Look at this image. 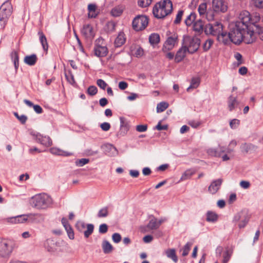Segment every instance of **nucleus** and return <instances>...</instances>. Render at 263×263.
Listing matches in <instances>:
<instances>
[{"mask_svg": "<svg viewBox=\"0 0 263 263\" xmlns=\"http://www.w3.org/2000/svg\"><path fill=\"white\" fill-rule=\"evenodd\" d=\"M38 34L40 37V41L42 45L44 50L47 51L48 48V43L46 37L42 31H39Z\"/></svg>", "mask_w": 263, "mask_h": 263, "instance_id": "cd10ccee", "label": "nucleus"}, {"mask_svg": "<svg viewBox=\"0 0 263 263\" xmlns=\"http://www.w3.org/2000/svg\"><path fill=\"white\" fill-rule=\"evenodd\" d=\"M173 4L171 0H162L157 3L153 7V13L155 17L163 18L172 13Z\"/></svg>", "mask_w": 263, "mask_h": 263, "instance_id": "f03ea898", "label": "nucleus"}, {"mask_svg": "<svg viewBox=\"0 0 263 263\" xmlns=\"http://www.w3.org/2000/svg\"><path fill=\"white\" fill-rule=\"evenodd\" d=\"M187 50L182 45V47L178 50L175 57L176 62L179 63L181 62L185 58L186 53Z\"/></svg>", "mask_w": 263, "mask_h": 263, "instance_id": "4be33fe9", "label": "nucleus"}, {"mask_svg": "<svg viewBox=\"0 0 263 263\" xmlns=\"http://www.w3.org/2000/svg\"><path fill=\"white\" fill-rule=\"evenodd\" d=\"M65 230L67 231L69 238L70 239H73L74 237V233L71 226H67V227L66 228Z\"/></svg>", "mask_w": 263, "mask_h": 263, "instance_id": "052dcab7", "label": "nucleus"}, {"mask_svg": "<svg viewBox=\"0 0 263 263\" xmlns=\"http://www.w3.org/2000/svg\"><path fill=\"white\" fill-rule=\"evenodd\" d=\"M93 51L95 54L98 57H104L107 54L108 49L102 37H99L96 40Z\"/></svg>", "mask_w": 263, "mask_h": 263, "instance_id": "6e6552de", "label": "nucleus"}, {"mask_svg": "<svg viewBox=\"0 0 263 263\" xmlns=\"http://www.w3.org/2000/svg\"><path fill=\"white\" fill-rule=\"evenodd\" d=\"M223 25L220 22H214L213 23H209L205 26L204 32L206 34L216 36L217 40L219 42H221L219 37L226 33V32L223 31Z\"/></svg>", "mask_w": 263, "mask_h": 263, "instance_id": "20e7f679", "label": "nucleus"}, {"mask_svg": "<svg viewBox=\"0 0 263 263\" xmlns=\"http://www.w3.org/2000/svg\"><path fill=\"white\" fill-rule=\"evenodd\" d=\"M89 161V160L88 159L82 158L77 160L75 163L76 165L78 166H83V165L87 164Z\"/></svg>", "mask_w": 263, "mask_h": 263, "instance_id": "de8ad7c7", "label": "nucleus"}, {"mask_svg": "<svg viewBox=\"0 0 263 263\" xmlns=\"http://www.w3.org/2000/svg\"><path fill=\"white\" fill-rule=\"evenodd\" d=\"M193 174L194 172H193L192 171L186 170L182 174L180 178V180L183 181L190 178L193 175Z\"/></svg>", "mask_w": 263, "mask_h": 263, "instance_id": "79ce46f5", "label": "nucleus"}, {"mask_svg": "<svg viewBox=\"0 0 263 263\" xmlns=\"http://www.w3.org/2000/svg\"><path fill=\"white\" fill-rule=\"evenodd\" d=\"M81 33L86 39L90 40H92L95 35L93 27L89 24L83 26Z\"/></svg>", "mask_w": 263, "mask_h": 263, "instance_id": "4468645a", "label": "nucleus"}, {"mask_svg": "<svg viewBox=\"0 0 263 263\" xmlns=\"http://www.w3.org/2000/svg\"><path fill=\"white\" fill-rule=\"evenodd\" d=\"M240 124V121L238 119H234L232 120L230 122V126L232 128H236Z\"/></svg>", "mask_w": 263, "mask_h": 263, "instance_id": "4d7b16f0", "label": "nucleus"}, {"mask_svg": "<svg viewBox=\"0 0 263 263\" xmlns=\"http://www.w3.org/2000/svg\"><path fill=\"white\" fill-rule=\"evenodd\" d=\"M159 228L157 223V218L153 217L145 226L141 228V231L144 233L149 232L156 230Z\"/></svg>", "mask_w": 263, "mask_h": 263, "instance_id": "2eb2a0df", "label": "nucleus"}, {"mask_svg": "<svg viewBox=\"0 0 263 263\" xmlns=\"http://www.w3.org/2000/svg\"><path fill=\"white\" fill-rule=\"evenodd\" d=\"M24 102L29 107H33L34 110L37 113V114H41L43 112V109L39 105H34L33 103H32L30 101L25 99L24 100Z\"/></svg>", "mask_w": 263, "mask_h": 263, "instance_id": "bb28decb", "label": "nucleus"}, {"mask_svg": "<svg viewBox=\"0 0 263 263\" xmlns=\"http://www.w3.org/2000/svg\"><path fill=\"white\" fill-rule=\"evenodd\" d=\"M97 88L93 85L90 86L87 90V93L90 96H94L97 93Z\"/></svg>", "mask_w": 263, "mask_h": 263, "instance_id": "8fccbe9b", "label": "nucleus"}, {"mask_svg": "<svg viewBox=\"0 0 263 263\" xmlns=\"http://www.w3.org/2000/svg\"><path fill=\"white\" fill-rule=\"evenodd\" d=\"M97 84L100 88L103 90L105 89L107 85V83L102 79H98L97 81Z\"/></svg>", "mask_w": 263, "mask_h": 263, "instance_id": "5fc2aeb1", "label": "nucleus"}, {"mask_svg": "<svg viewBox=\"0 0 263 263\" xmlns=\"http://www.w3.org/2000/svg\"><path fill=\"white\" fill-rule=\"evenodd\" d=\"M196 17V14L194 12H192L190 15H189L186 19L185 20V24L186 26H190L193 23L195 22V19Z\"/></svg>", "mask_w": 263, "mask_h": 263, "instance_id": "f704fd0d", "label": "nucleus"}, {"mask_svg": "<svg viewBox=\"0 0 263 263\" xmlns=\"http://www.w3.org/2000/svg\"><path fill=\"white\" fill-rule=\"evenodd\" d=\"M192 244L190 242H187L185 244L184 247L182 248V255L183 256H186L188 255L189 251L191 249Z\"/></svg>", "mask_w": 263, "mask_h": 263, "instance_id": "37998d69", "label": "nucleus"}, {"mask_svg": "<svg viewBox=\"0 0 263 263\" xmlns=\"http://www.w3.org/2000/svg\"><path fill=\"white\" fill-rule=\"evenodd\" d=\"M37 60V58L36 54H32L30 55H27L24 58V61L25 63L29 65L33 66L34 65Z\"/></svg>", "mask_w": 263, "mask_h": 263, "instance_id": "b1692460", "label": "nucleus"}, {"mask_svg": "<svg viewBox=\"0 0 263 263\" xmlns=\"http://www.w3.org/2000/svg\"><path fill=\"white\" fill-rule=\"evenodd\" d=\"M233 152V149L231 148L230 147L225 148L223 146H219L217 148H211L209 149L208 151V153L209 155L217 157H220L221 154L224 153H231Z\"/></svg>", "mask_w": 263, "mask_h": 263, "instance_id": "ddd939ff", "label": "nucleus"}, {"mask_svg": "<svg viewBox=\"0 0 263 263\" xmlns=\"http://www.w3.org/2000/svg\"><path fill=\"white\" fill-rule=\"evenodd\" d=\"M108 231V226L105 223L101 224L99 226V232L101 234H105Z\"/></svg>", "mask_w": 263, "mask_h": 263, "instance_id": "13d9d810", "label": "nucleus"}, {"mask_svg": "<svg viewBox=\"0 0 263 263\" xmlns=\"http://www.w3.org/2000/svg\"><path fill=\"white\" fill-rule=\"evenodd\" d=\"M126 41V39L125 37V34L123 32H120L119 33L118 35L116 37L115 41V45L117 47H121L123 45Z\"/></svg>", "mask_w": 263, "mask_h": 263, "instance_id": "5701e85b", "label": "nucleus"}, {"mask_svg": "<svg viewBox=\"0 0 263 263\" xmlns=\"http://www.w3.org/2000/svg\"><path fill=\"white\" fill-rule=\"evenodd\" d=\"M204 24L202 21L199 20L193 24V30L196 32L201 33L203 31Z\"/></svg>", "mask_w": 263, "mask_h": 263, "instance_id": "393cba45", "label": "nucleus"}, {"mask_svg": "<svg viewBox=\"0 0 263 263\" xmlns=\"http://www.w3.org/2000/svg\"><path fill=\"white\" fill-rule=\"evenodd\" d=\"M123 12V9L122 6H117L112 8L111 10L110 13L111 15L114 17H118L120 16Z\"/></svg>", "mask_w": 263, "mask_h": 263, "instance_id": "473e14b6", "label": "nucleus"}, {"mask_svg": "<svg viewBox=\"0 0 263 263\" xmlns=\"http://www.w3.org/2000/svg\"><path fill=\"white\" fill-rule=\"evenodd\" d=\"M35 214H29L28 215H19L13 217L9 218L8 219V221L9 222H11L12 223H24L27 221L28 218H31L33 216H35Z\"/></svg>", "mask_w": 263, "mask_h": 263, "instance_id": "dca6fc26", "label": "nucleus"}, {"mask_svg": "<svg viewBox=\"0 0 263 263\" xmlns=\"http://www.w3.org/2000/svg\"><path fill=\"white\" fill-rule=\"evenodd\" d=\"M65 77L67 80L71 84H73L75 83L74 77L70 72L65 73Z\"/></svg>", "mask_w": 263, "mask_h": 263, "instance_id": "864d4df0", "label": "nucleus"}, {"mask_svg": "<svg viewBox=\"0 0 263 263\" xmlns=\"http://www.w3.org/2000/svg\"><path fill=\"white\" fill-rule=\"evenodd\" d=\"M152 3V0H138V5L141 7H146Z\"/></svg>", "mask_w": 263, "mask_h": 263, "instance_id": "603ef678", "label": "nucleus"}, {"mask_svg": "<svg viewBox=\"0 0 263 263\" xmlns=\"http://www.w3.org/2000/svg\"><path fill=\"white\" fill-rule=\"evenodd\" d=\"M112 239L115 243H119L121 240V236L120 234L115 233L112 235Z\"/></svg>", "mask_w": 263, "mask_h": 263, "instance_id": "bf43d9fd", "label": "nucleus"}, {"mask_svg": "<svg viewBox=\"0 0 263 263\" xmlns=\"http://www.w3.org/2000/svg\"><path fill=\"white\" fill-rule=\"evenodd\" d=\"M168 107V104L166 102H162L157 104V111L158 112L164 111Z\"/></svg>", "mask_w": 263, "mask_h": 263, "instance_id": "ea45409f", "label": "nucleus"}, {"mask_svg": "<svg viewBox=\"0 0 263 263\" xmlns=\"http://www.w3.org/2000/svg\"><path fill=\"white\" fill-rule=\"evenodd\" d=\"M14 247L15 243L13 241L0 238V256L1 257H9L12 253Z\"/></svg>", "mask_w": 263, "mask_h": 263, "instance_id": "0eeeda50", "label": "nucleus"}, {"mask_svg": "<svg viewBox=\"0 0 263 263\" xmlns=\"http://www.w3.org/2000/svg\"><path fill=\"white\" fill-rule=\"evenodd\" d=\"M251 20V16L249 11L245 10L240 12L239 15V21H237L236 24H239L240 26L249 30V24Z\"/></svg>", "mask_w": 263, "mask_h": 263, "instance_id": "9d476101", "label": "nucleus"}, {"mask_svg": "<svg viewBox=\"0 0 263 263\" xmlns=\"http://www.w3.org/2000/svg\"><path fill=\"white\" fill-rule=\"evenodd\" d=\"M128 130L129 126L128 124L126 125H120V129L118 134L120 136H123L126 134Z\"/></svg>", "mask_w": 263, "mask_h": 263, "instance_id": "09e8293b", "label": "nucleus"}, {"mask_svg": "<svg viewBox=\"0 0 263 263\" xmlns=\"http://www.w3.org/2000/svg\"><path fill=\"white\" fill-rule=\"evenodd\" d=\"M178 36L174 34L172 36L168 37L166 41L163 44L162 50L163 52H166L172 49L175 47V45L177 43Z\"/></svg>", "mask_w": 263, "mask_h": 263, "instance_id": "f8f14e48", "label": "nucleus"}, {"mask_svg": "<svg viewBox=\"0 0 263 263\" xmlns=\"http://www.w3.org/2000/svg\"><path fill=\"white\" fill-rule=\"evenodd\" d=\"M148 39L149 43L152 46H154L160 42V36L158 33L151 34Z\"/></svg>", "mask_w": 263, "mask_h": 263, "instance_id": "2f4dec72", "label": "nucleus"}, {"mask_svg": "<svg viewBox=\"0 0 263 263\" xmlns=\"http://www.w3.org/2000/svg\"><path fill=\"white\" fill-rule=\"evenodd\" d=\"M148 23V18L145 15H138L135 17L132 22L133 29L136 31L144 29Z\"/></svg>", "mask_w": 263, "mask_h": 263, "instance_id": "1a4fd4ad", "label": "nucleus"}, {"mask_svg": "<svg viewBox=\"0 0 263 263\" xmlns=\"http://www.w3.org/2000/svg\"><path fill=\"white\" fill-rule=\"evenodd\" d=\"M183 13L184 11L182 10H180L178 11L176 15V18L174 22V24H178L180 23Z\"/></svg>", "mask_w": 263, "mask_h": 263, "instance_id": "3c124183", "label": "nucleus"}, {"mask_svg": "<svg viewBox=\"0 0 263 263\" xmlns=\"http://www.w3.org/2000/svg\"><path fill=\"white\" fill-rule=\"evenodd\" d=\"M109 214L108 208L106 206L101 209L97 214V216L99 218L106 217Z\"/></svg>", "mask_w": 263, "mask_h": 263, "instance_id": "4c0bfd02", "label": "nucleus"}, {"mask_svg": "<svg viewBox=\"0 0 263 263\" xmlns=\"http://www.w3.org/2000/svg\"><path fill=\"white\" fill-rule=\"evenodd\" d=\"M259 20L260 16L259 15L256 14L253 16H251V20H250L249 24H255V23L259 22Z\"/></svg>", "mask_w": 263, "mask_h": 263, "instance_id": "774afa93", "label": "nucleus"}, {"mask_svg": "<svg viewBox=\"0 0 263 263\" xmlns=\"http://www.w3.org/2000/svg\"><path fill=\"white\" fill-rule=\"evenodd\" d=\"M50 152L55 155L61 156H69L72 155V153L65 151L57 147H52L49 149Z\"/></svg>", "mask_w": 263, "mask_h": 263, "instance_id": "412c9836", "label": "nucleus"}, {"mask_svg": "<svg viewBox=\"0 0 263 263\" xmlns=\"http://www.w3.org/2000/svg\"><path fill=\"white\" fill-rule=\"evenodd\" d=\"M239 105V102L236 97L232 95L229 96L228 99V106L230 111L234 110Z\"/></svg>", "mask_w": 263, "mask_h": 263, "instance_id": "aec40b11", "label": "nucleus"}, {"mask_svg": "<svg viewBox=\"0 0 263 263\" xmlns=\"http://www.w3.org/2000/svg\"><path fill=\"white\" fill-rule=\"evenodd\" d=\"M200 84V80L198 78H193L192 79L191 85L187 88V91H190L191 89L197 88Z\"/></svg>", "mask_w": 263, "mask_h": 263, "instance_id": "c9c22d12", "label": "nucleus"}, {"mask_svg": "<svg viewBox=\"0 0 263 263\" xmlns=\"http://www.w3.org/2000/svg\"><path fill=\"white\" fill-rule=\"evenodd\" d=\"M11 60L13 61L15 70L17 71L19 66V57L18 52L16 51H12L11 53Z\"/></svg>", "mask_w": 263, "mask_h": 263, "instance_id": "7c9ffc66", "label": "nucleus"}, {"mask_svg": "<svg viewBox=\"0 0 263 263\" xmlns=\"http://www.w3.org/2000/svg\"><path fill=\"white\" fill-rule=\"evenodd\" d=\"M12 12L11 4L9 1H7L2 5L0 8V26L2 29L5 27Z\"/></svg>", "mask_w": 263, "mask_h": 263, "instance_id": "39448f33", "label": "nucleus"}, {"mask_svg": "<svg viewBox=\"0 0 263 263\" xmlns=\"http://www.w3.org/2000/svg\"><path fill=\"white\" fill-rule=\"evenodd\" d=\"M86 227L87 230L84 231V234L85 238H88L92 233L94 226L92 224H87Z\"/></svg>", "mask_w": 263, "mask_h": 263, "instance_id": "58836bf2", "label": "nucleus"}, {"mask_svg": "<svg viewBox=\"0 0 263 263\" xmlns=\"http://www.w3.org/2000/svg\"><path fill=\"white\" fill-rule=\"evenodd\" d=\"M147 129V125H138L136 126V130L139 132H145Z\"/></svg>", "mask_w": 263, "mask_h": 263, "instance_id": "69168bd1", "label": "nucleus"}, {"mask_svg": "<svg viewBox=\"0 0 263 263\" xmlns=\"http://www.w3.org/2000/svg\"><path fill=\"white\" fill-rule=\"evenodd\" d=\"M116 23L114 21H109L107 22L104 27L105 31L108 33H111L116 30Z\"/></svg>", "mask_w": 263, "mask_h": 263, "instance_id": "c85d7f7f", "label": "nucleus"}, {"mask_svg": "<svg viewBox=\"0 0 263 263\" xmlns=\"http://www.w3.org/2000/svg\"><path fill=\"white\" fill-rule=\"evenodd\" d=\"M33 136L36 141L46 147H48L52 144V140L48 136H43V135L37 133L33 134Z\"/></svg>", "mask_w": 263, "mask_h": 263, "instance_id": "a211bd4d", "label": "nucleus"}, {"mask_svg": "<svg viewBox=\"0 0 263 263\" xmlns=\"http://www.w3.org/2000/svg\"><path fill=\"white\" fill-rule=\"evenodd\" d=\"M212 8L215 12H224L227 10V6L223 0H212Z\"/></svg>", "mask_w": 263, "mask_h": 263, "instance_id": "f3484780", "label": "nucleus"}, {"mask_svg": "<svg viewBox=\"0 0 263 263\" xmlns=\"http://www.w3.org/2000/svg\"><path fill=\"white\" fill-rule=\"evenodd\" d=\"M213 44V40L212 39L207 40L203 45V49L204 51H208Z\"/></svg>", "mask_w": 263, "mask_h": 263, "instance_id": "c03bdc74", "label": "nucleus"}, {"mask_svg": "<svg viewBox=\"0 0 263 263\" xmlns=\"http://www.w3.org/2000/svg\"><path fill=\"white\" fill-rule=\"evenodd\" d=\"M52 203L51 198L45 193L38 194L32 196L29 200L30 205L37 209H46Z\"/></svg>", "mask_w": 263, "mask_h": 263, "instance_id": "7ed1b4c3", "label": "nucleus"}, {"mask_svg": "<svg viewBox=\"0 0 263 263\" xmlns=\"http://www.w3.org/2000/svg\"><path fill=\"white\" fill-rule=\"evenodd\" d=\"M221 43L228 44L230 42L235 45H239L242 41L246 44H251L255 41L253 31H249L240 26L239 24H235V26L230 29L228 33L226 32L219 37Z\"/></svg>", "mask_w": 263, "mask_h": 263, "instance_id": "f257e3e1", "label": "nucleus"}, {"mask_svg": "<svg viewBox=\"0 0 263 263\" xmlns=\"http://www.w3.org/2000/svg\"><path fill=\"white\" fill-rule=\"evenodd\" d=\"M232 252L230 251V250H226L223 254V263H227L229 260H230L231 256L232 255Z\"/></svg>", "mask_w": 263, "mask_h": 263, "instance_id": "49530a36", "label": "nucleus"}, {"mask_svg": "<svg viewBox=\"0 0 263 263\" xmlns=\"http://www.w3.org/2000/svg\"><path fill=\"white\" fill-rule=\"evenodd\" d=\"M254 6L259 9H263V0H252Z\"/></svg>", "mask_w": 263, "mask_h": 263, "instance_id": "6e6d98bb", "label": "nucleus"}, {"mask_svg": "<svg viewBox=\"0 0 263 263\" xmlns=\"http://www.w3.org/2000/svg\"><path fill=\"white\" fill-rule=\"evenodd\" d=\"M143 53L144 51L143 49L141 47H139L136 49L134 54L136 57H141L143 55Z\"/></svg>", "mask_w": 263, "mask_h": 263, "instance_id": "338daca9", "label": "nucleus"}, {"mask_svg": "<svg viewBox=\"0 0 263 263\" xmlns=\"http://www.w3.org/2000/svg\"><path fill=\"white\" fill-rule=\"evenodd\" d=\"M161 121H159L158 123V124L155 126L154 129H157L158 130H167L168 128V125H161Z\"/></svg>", "mask_w": 263, "mask_h": 263, "instance_id": "680f3d73", "label": "nucleus"}, {"mask_svg": "<svg viewBox=\"0 0 263 263\" xmlns=\"http://www.w3.org/2000/svg\"><path fill=\"white\" fill-rule=\"evenodd\" d=\"M200 45V40L197 37L184 36L182 45L190 53L193 54L196 52Z\"/></svg>", "mask_w": 263, "mask_h": 263, "instance_id": "423d86ee", "label": "nucleus"}, {"mask_svg": "<svg viewBox=\"0 0 263 263\" xmlns=\"http://www.w3.org/2000/svg\"><path fill=\"white\" fill-rule=\"evenodd\" d=\"M14 116L20 121V122L23 124H24L26 121L27 120V117L24 115H22L20 116L18 113L17 112H14Z\"/></svg>", "mask_w": 263, "mask_h": 263, "instance_id": "a18cd8bd", "label": "nucleus"}, {"mask_svg": "<svg viewBox=\"0 0 263 263\" xmlns=\"http://www.w3.org/2000/svg\"><path fill=\"white\" fill-rule=\"evenodd\" d=\"M255 146L252 144L245 143L241 145V149L242 152L248 153L250 151L253 149Z\"/></svg>", "mask_w": 263, "mask_h": 263, "instance_id": "a19ab883", "label": "nucleus"}, {"mask_svg": "<svg viewBox=\"0 0 263 263\" xmlns=\"http://www.w3.org/2000/svg\"><path fill=\"white\" fill-rule=\"evenodd\" d=\"M198 11L200 16L202 17L205 16L209 21L214 20V13L212 11H208L207 3L206 2L202 3L199 5Z\"/></svg>", "mask_w": 263, "mask_h": 263, "instance_id": "9b49d317", "label": "nucleus"}, {"mask_svg": "<svg viewBox=\"0 0 263 263\" xmlns=\"http://www.w3.org/2000/svg\"><path fill=\"white\" fill-rule=\"evenodd\" d=\"M101 129L103 131H108L110 128V125L108 122H104L100 125Z\"/></svg>", "mask_w": 263, "mask_h": 263, "instance_id": "0e129e2a", "label": "nucleus"}, {"mask_svg": "<svg viewBox=\"0 0 263 263\" xmlns=\"http://www.w3.org/2000/svg\"><path fill=\"white\" fill-rule=\"evenodd\" d=\"M255 29L253 30L254 32V36L256 38V36L257 35L260 39L263 41V27H261L258 25H255ZM249 31H252L250 30H249Z\"/></svg>", "mask_w": 263, "mask_h": 263, "instance_id": "72a5a7b5", "label": "nucleus"}, {"mask_svg": "<svg viewBox=\"0 0 263 263\" xmlns=\"http://www.w3.org/2000/svg\"><path fill=\"white\" fill-rule=\"evenodd\" d=\"M76 228L79 231H82L85 228V224L82 221H78L76 224Z\"/></svg>", "mask_w": 263, "mask_h": 263, "instance_id": "e2e57ef3", "label": "nucleus"}, {"mask_svg": "<svg viewBox=\"0 0 263 263\" xmlns=\"http://www.w3.org/2000/svg\"><path fill=\"white\" fill-rule=\"evenodd\" d=\"M217 215L214 212L209 211L206 213V220L209 222H215L217 220Z\"/></svg>", "mask_w": 263, "mask_h": 263, "instance_id": "e433bc0d", "label": "nucleus"}, {"mask_svg": "<svg viewBox=\"0 0 263 263\" xmlns=\"http://www.w3.org/2000/svg\"><path fill=\"white\" fill-rule=\"evenodd\" d=\"M222 182L221 178L213 180L208 187V191L212 194H216L220 189Z\"/></svg>", "mask_w": 263, "mask_h": 263, "instance_id": "6ab92c4d", "label": "nucleus"}, {"mask_svg": "<svg viewBox=\"0 0 263 263\" xmlns=\"http://www.w3.org/2000/svg\"><path fill=\"white\" fill-rule=\"evenodd\" d=\"M102 249L104 253L108 254L112 252L113 247L107 240H104L102 244Z\"/></svg>", "mask_w": 263, "mask_h": 263, "instance_id": "c756f323", "label": "nucleus"}, {"mask_svg": "<svg viewBox=\"0 0 263 263\" xmlns=\"http://www.w3.org/2000/svg\"><path fill=\"white\" fill-rule=\"evenodd\" d=\"M166 256L172 259L174 262L178 261V257L176 254V250L174 249H170L165 251Z\"/></svg>", "mask_w": 263, "mask_h": 263, "instance_id": "a878e982", "label": "nucleus"}]
</instances>
